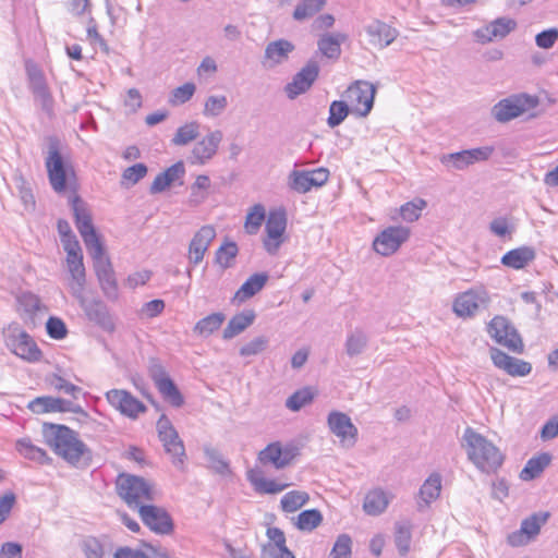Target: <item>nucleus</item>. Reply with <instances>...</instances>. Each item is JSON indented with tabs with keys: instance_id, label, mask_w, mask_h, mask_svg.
I'll use <instances>...</instances> for the list:
<instances>
[{
	"instance_id": "f257e3e1",
	"label": "nucleus",
	"mask_w": 558,
	"mask_h": 558,
	"mask_svg": "<svg viewBox=\"0 0 558 558\" xmlns=\"http://www.w3.org/2000/svg\"><path fill=\"white\" fill-rule=\"evenodd\" d=\"M43 434L46 444L71 465H78L82 460L90 459V451L78 438L75 430L65 425L44 424Z\"/></svg>"
},
{
	"instance_id": "f03ea898",
	"label": "nucleus",
	"mask_w": 558,
	"mask_h": 558,
	"mask_svg": "<svg viewBox=\"0 0 558 558\" xmlns=\"http://www.w3.org/2000/svg\"><path fill=\"white\" fill-rule=\"evenodd\" d=\"M118 495L129 505L138 509L146 502L154 501L158 497L155 486L143 477L120 474L117 478Z\"/></svg>"
},
{
	"instance_id": "7ed1b4c3",
	"label": "nucleus",
	"mask_w": 558,
	"mask_h": 558,
	"mask_svg": "<svg viewBox=\"0 0 558 558\" xmlns=\"http://www.w3.org/2000/svg\"><path fill=\"white\" fill-rule=\"evenodd\" d=\"M3 335L7 348L16 356L31 363L41 359V351L34 339L17 324L10 325Z\"/></svg>"
},
{
	"instance_id": "20e7f679",
	"label": "nucleus",
	"mask_w": 558,
	"mask_h": 558,
	"mask_svg": "<svg viewBox=\"0 0 558 558\" xmlns=\"http://www.w3.org/2000/svg\"><path fill=\"white\" fill-rule=\"evenodd\" d=\"M538 104V97L534 95L514 94L501 99L494 106V117L497 121L506 123L534 110Z\"/></svg>"
},
{
	"instance_id": "39448f33",
	"label": "nucleus",
	"mask_w": 558,
	"mask_h": 558,
	"mask_svg": "<svg viewBox=\"0 0 558 558\" xmlns=\"http://www.w3.org/2000/svg\"><path fill=\"white\" fill-rule=\"evenodd\" d=\"M461 447L464 449L468 460L483 473L488 468V440L473 427H466L461 438Z\"/></svg>"
},
{
	"instance_id": "423d86ee",
	"label": "nucleus",
	"mask_w": 558,
	"mask_h": 558,
	"mask_svg": "<svg viewBox=\"0 0 558 558\" xmlns=\"http://www.w3.org/2000/svg\"><path fill=\"white\" fill-rule=\"evenodd\" d=\"M25 71L28 81V88L34 96L35 102H37L45 112L51 114L53 109V98L43 70L32 60H27L25 62Z\"/></svg>"
},
{
	"instance_id": "0eeeda50",
	"label": "nucleus",
	"mask_w": 558,
	"mask_h": 558,
	"mask_svg": "<svg viewBox=\"0 0 558 558\" xmlns=\"http://www.w3.org/2000/svg\"><path fill=\"white\" fill-rule=\"evenodd\" d=\"M157 430L166 452L171 456L173 465L182 469L186 458L185 448L178 432L167 416L162 415L158 420Z\"/></svg>"
},
{
	"instance_id": "6e6552de",
	"label": "nucleus",
	"mask_w": 558,
	"mask_h": 558,
	"mask_svg": "<svg viewBox=\"0 0 558 558\" xmlns=\"http://www.w3.org/2000/svg\"><path fill=\"white\" fill-rule=\"evenodd\" d=\"M86 248L93 258L94 269L101 290L107 296L114 295L117 291V281L112 265L105 253L101 242Z\"/></svg>"
},
{
	"instance_id": "1a4fd4ad",
	"label": "nucleus",
	"mask_w": 558,
	"mask_h": 558,
	"mask_svg": "<svg viewBox=\"0 0 558 558\" xmlns=\"http://www.w3.org/2000/svg\"><path fill=\"white\" fill-rule=\"evenodd\" d=\"M490 337L501 347L513 353H522L524 344L514 325L505 316L490 319Z\"/></svg>"
},
{
	"instance_id": "9d476101",
	"label": "nucleus",
	"mask_w": 558,
	"mask_h": 558,
	"mask_svg": "<svg viewBox=\"0 0 558 558\" xmlns=\"http://www.w3.org/2000/svg\"><path fill=\"white\" fill-rule=\"evenodd\" d=\"M375 93L376 88L372 83L356 81L348 87L344 98L354 113L365 117L373 108Z\"/></svg>"
},
{
	"instance_id": "9b49d317",
	"label": "nucleus",
	"mask_w": 558,
	"mask_h": 558,
	"mask_svg": "<svg viewBox=\"0 0 558 558\" xmlns=\"http://www.w3.org/2000/svg\"><path fill=\"white\" fill-rule=\"evenodd\" d=\"M299 453V448L295 445H282L279 441H275L259 451L258 461L263 465H271L276 470H282L289 466Z\"/></svg>"
},
{
	"instance_id": "f8f14e48",
	"label": "nucleus",
	"mask_w": 558,
	"mask_h": 558,
	"mask_svg": "<svg viewBox=\"0 0 558 558\" xmlns=\"http://www.w3.org/2000/svg\"><path fill=\"white\" fill-rule=\"evenodd\" d=\"M45 165L53 191L57 193L64 192L66 187V169L60 154L59 141L57 138L49 140L48 155Z\"/></svg>"
},
{
	"instance_id": "ddd939ff",
	"label": "nucleus",
	"mask_w": 558,
	"mask_h": 558,
	"mask_svg": "<svg viewBox=\"0 0 558 558\" xmlns=\"http://www.w3.org/2000/svg\"><path fill=\"white\" fill-rule=\"evenodd\" d=\"M286 228L287 217L284 211H270L265 225L266 235L263 240L264 248L268 254L276 255L278 253L284 242Z\"/></svg>"
},
{
	"instance_id": "4468645a",
	"label": "nucleus",
	"mask_w": 558,
	"mask_h": 558,
	"mask_svg": "<svg viewBox=\"0 0 558 558\" xmlns=\"http://www.w3.org/2000/svg\"><path fill=\"white\" fill-rule=\"evenodd\" d=\"M329 178V171L326 168H317L314 170H292L287 180L290 190L304 194L312 190V187H319L324 185Z\"/></svg>"
},
{
	"instance_id": "2eb2a0df",
	"label": "nucleus",
	"mask_w": 558,
	"mask_h": 558,
	"mask_svg": "<svg viewBox=\"0 0 558 558\" xmlns=\"http://www.w3.org/2000/svg\"><path fill=\"white\" fill-rule=\"evenodd\" d=\"M410 229L403 226H393L384 229L373 241L374 251L381 256H390L408 241Z\"/></svg>"
},
{
	"instance_id": "dca6fc26",
	"label": "nucleus",
	"mask_w": 558,
	"mask_h": 558,
	"mask_svg": "<svg viewBox=\"0 0 558 558\" xmlns=\"http://www.w3.org/2000/svg\"><path fill=\"white\" fill-rule=\"evenodd\" d=\"M223 133L221 130L208 132L192 148L187 161L193 166H204L208 163L218 153Z\"/></svg>"
},
{
	"instance_id": "f3484780",
	"label": "nucleus",
	"mask_w": 558,
	"mask_h": 558,
	"mask_svg": "<svg viewBox=\"0 0 558 558\" xmlns=\"http://www.w3.org/2000/svg\"><path fill=\"white\" fill-rule=\"evenodd\" d=\"M548 513L537 512L525 518L519 530L508 535V543L513 547H521L533 542L539 534L542 526L547 522Z\"/></svg>"
},
{
	"instance_id": "a211bd4d",
	"label": "nucleus",
	"mask_w": 558,
	"mask_h": 558,
	"mask_svg": "<svg viewBox=\"0 0 558 558\" xmlns=\"http://www.w3.org/2000/svg\"><path fill=\"white\" fill-rule=\"evenodd\" d=\"M71 207L75 218V226L84 241L85 246L88 247L100 243L86 203L77 195H74L71 198Z\"/></svg>"
},
{
	"instance_id": "6ab92c4d",
	"label": "nucleus",
	"mask_w": 558,
	"mask_h": 558,
	"mask_svg": "<svg viewBox=\"0 0 558 558\" xmlns=\"http://www.w3.org/2000/svg\"><path fill=\"white\" fill-rule=\"evenodd\" d=\"M105 397L114 410L130 418H136L147 410L142 401L124 389H111L106 392Z\"/></svg>"
},
{
	"instance_id": "aec40b11",
	"label": "nucleus",
	"mask_w": 558,
	"mask_h": 558,
	"mask_svg": "<svg viewBox=\"0 0 558 558\" xmlns=\"http://www.w3.org/2000/svg\"><path fill=\"white\" fill-rule=\"evenodd\" d=\"M88 320L93 322L107 332L116 330L113 316L110 314L108 306L100 300H87L83 294L75 298Z\"/></svg>"
},
{
	"instance_id": "412c9836",
	"label": "nucleus",
	"mask_w": 558,
	"mask_h": 558,
	"mask_svg": "<svg viewBox=\"0 0 558 558\" xmlns=\"http://www.w3.org/2000/svg\"><path fill=\"white\" fill-rule=\"evenodd\" d=\"M486 301L487 293L485 289H470L456 296L452 310L458 317H473L485 305Z\"/></svg>"
},
{
	"instance_id": "4be33fe9",
	"label": "nucleus",
	"mask_w": 558,
	"mask_h": 558,
	"mask_svg": "<svg viewBox=\"0 0 558 558\" xmlns=\"http://www.w3.org/2000/svg\"><path fill=\"white\" fill-rule=\"evenodd\" d=\"M327 424L330 432L336 435L343 447L352 448L357 441V428L351 418L342 412L332 411L328 414Z\"/></svg>"
},
{
	"instance_id": "5701e85b",
	"label": "nucleus",
	"mask_w": 558,
	"mask_h": 558,
	"mask_svg": "<svg viewBox=\"0 0 558 558\" xmlns=\"http://www.w3.org/2000/svg\"><path fill=\"white\" fill-rule=\"evenodd\" d=\"M319 73V66L316 61H308L288 83L284 92L290 99H295L299 95L311 88Z\"/></svg>"
},
{
	"instance_id": "b1692460",
	"label": "nucleus",
	"mask_w": 558,
	"mask_h": 558,
	"mask_svg": "<svg viewBox=\"0 0 558 558\" xmlns=\"http://www.w3.org/2000/svg\"><path fill=\"white\" fill-rule=\"evenodd\" d=\"M490 360L497 368L512 377H524L532 372L531 363L508 355L499 349L490 348Z\"/></svg>"
},
{
	"instance_id": "393cba45",
	"label": "nucleus",
	"mask_w": 558,
	"mask_h": 558,
	"mask_svg": "<svg viewBox=\"0 0 558 558\" xmlns=\"http://www.w3.org/2000/svg\"><path fill=\"white\" fill-rule=\"evenodd\" d=\"M488 158V148L480 147L468 150H462L452 154H445L440 156L439 160L442 166H445L448 170H463L469 166L486 160Z\"/></svg>"
},
{
	"instance_id": "a878e982",
	"label": "nucleus",
	"mask_w": 558,
	"mask_h": 558,
	"mask_svg": "<svg viewBox=\"0 0 558 558\" xmlns=\"http://www.w3.org/2000/svg\"><path fill=\"white\" fill-rule=\"evenodd\" d=\"M216 238V230L213 226H203L193 235L189 244L187 258L190 264L197 266L204 259L206 252L208 251L211 242Z\"/></svg>"
},
{
	"instance_id": "bb28decb",
	"label": "nucleus",
	"mask_w": 558,
	"mask_h": 558,
	"mask_svg": "<svg viewBox=\"0 0 558 558\" xmlns=\"http://www.w3.org/2000/svg\"><path fill=\"white\" fill-rule=\"evenodd\" d=\"M142 521L158 534H168L172 530L170 515L162 508L154 505H143L138 509Z\"/></svg>"
},
{
	"instance_id": "cd10ccee",
	"label": "nucleus",
	"mask_w": 558,
	"mask_h": 558,
	"mask_svg": "<svg viewBox=\"0 0 558 558\" xmlns=\"http://www.w3.org/2000/svg\"><path fill=\"white\" fill-rule=\"evenodd\" d=\"M368 43L377 48L384 49L391 45L398 37L399 32L385 22L375 20L365 27Z\"/></svg>"
},
{
	"instance_id": "c85d7f7f",
	"label": "nucleus",
	"mask_w": 558,
	"mask_h": 558,
	"mask_svg": "<svg viewBox=\"0 0 558 558\" xmlns=\"http://www.w3.org/2000/svg\"><path fill=\"white\" fill-rule=\"evenodd\" d=\"M269 542L262 548L260 558H295L286 546L284 533L278 527L267 529Z\"/></svg>"
},
{
	"instance_id": "c756f323",
	"label": "nucleus",
	"mask_w": 558,
	"mask_h": 558,
	"mask_svg": "<svg viewBox=\"0 0 558 558\" xmlns=\"http://www.w3.org/2000/svg\"><path fill=\"white\" fill-rule=\"evenodd\" d=\"M19 311L26 325L36 326L39 313L46 312L40 299L31 292H23L17 296Z\"/></svg>"
},
{
	"instance_id": "7c9ffc66",
	"label": "nucleus",
	"mask_w": 558,
	"mask_h": 558,
	"mask_svg": "<svg viewBox=\"0 0 558 558\" xmlns=\"http://www.w3.org/2000/svg\"><path fill=\"white\" fill-rule=\"evenodd\" d=\"M246 475L254 490L258 494L274 495L283 492L290 486V483L265 477L258 469L248 470Z\"/></svg>"
},
{
	"instance_id": "2f4dec72",
	"label": "nucleus",
	"mask_w": 558,
	"mask_h": 558,
	"mask_svg": "<svg viewBox=\"0 0 558 558\" xmlns=\"http://www.w3.org/2000/svg\"><path fill=\"white\" fill-rule=\"evenodd\" d=\"M294 50V45L286 39H278L269 43L265 49L264 65L274 68L288 60L289 54Z\"/></svg>"
},
{
	"instance_id": "473e14b6",
	"label": "nucleus",
	"mask_w": 558,
	"mask_h": 558,
	"mask_svg": "<svg viewBox=\"0 0 558 558\" xmlns=\"http://www.w3.org/2000/svg\"><path fill=\"white\" fill-rule=\"evenodd\" d=\"M441 492V475L432 473L422 484L418 490L417 508L423 510L435 501Z\"/></svg>"
},
{
	"instance_id": "72a5a7b5",
	"label": "nucleus",
	"mask_w": 558,
	"mask_h": 558,
	"mask_svg": "<svg viewBox=\"0 0 558 558\" xmlns=\"http://www.w3.org/2000/svg\"><path fill=\"white\" fill-rule=\"evenodd\" d=\"M535 251L531 246H520L510 250L501 257V264L508 268L520 270L535 259Z\"/></svg>"
},
{
	"instance_id": "f704fd0d",
	"label": "nucleus",
	"mask_w": 558,
	"mask_h": 558,
	"mask_svg": "<svg viewBox=\"0 0 558 558\" xmlns=\"http://www.w3.org/2000/svg\"><path fill=\"white\" fill-rule=\"evenodd\" d=\"M392 497L391 494L381 488L373 489L366 494L363 509L367 514L378 515L387 509Z\"/></svg>"
},
{
	"instance_id": "c9c22d12",
	"label": "nucleus",
	"mask_w": 558,
	"mask_h": 558,
	"mask_svg": "<svg viewBox=\"0 0 558 558\" xmlns=\"http://www.w3.org/2000/svg\"><path fill=\"white\" fill-rule=\"evenodd\" d=\"M268 274L266 272H256L250 276L245 282L240 287V289L235 292L234 299L239 302H245L246 300L254 296L258 293L268 281Z\"/></svg>"
},
{
	"instance_id": "e433bc0d",
	"label": "nucleus",
	"mask_w": 558,
	"mask_h": 558,
	"mask_svg": "<svg viewBox=\"0 0 558 558\" xmlns=\"http://www.w3.org/2000/svg\"><path fill=\"white\" fill-rule=\"evenodd\" d=\"M255 317V313L252 310L234 315L223 329V339L229 340L240 335L254 323Z\"/></svg>"
},
{
	"instance_id": "4c0bfd02",
	"label": "nucleus",
	"mask_w": 558,
	"mask_h": 558,
	"mask_svg": "<svg viewBox=\"0 0 558 558\" xmlns=\"http://www.w3.org/2000/svg\"><path fill=\"white\" fill-rule=\"evenodd\" d=\"M70 275L68 287L71 294L76 298L84 293L86 287V271L84 263L66 265Z\"/></svg>"
},
{
	"instance_id": "58836bf2",
	"label": "nucleus",
	"mask_w": 558,
	"mask_h": 558,
	"mask_svg": "<svg viewBox=\"0 0 558 558\" xmlns=\"http://www.w3.org/2000/svg\"><path fill=\"white\" fill-rule=\"evenodd\" d=\"M347 36L341 33L325 34L318 40L319 51L329 59H338L341 53V44Z\"/></svg>"
},
{
	"instance_id": "ea45409f",
	"label": "nucleus",
	"mask_w": 558,
	"mask_h": 558,
	"mask_svg": "<svg viewBox=\"0 0 558 558\" xmlns=\"http://www.w3.org/2000/svg\"><path fill=\"white\" fill-rule=\"evenodd\" d=\"M226 320V315L221 312L213 313L202 319H199L194 328L193 332L203 338H207L213 335L216 330H218L223 322Z\"/></svg>"
},
{
	"instance_id": "a19ab883",
	"label": "nucleus",
	"mask_w": 558,
	"mask_h": 558,
	"mask_svg": "<svg viewBox=\"0 0 558 558\" xmlns=\"http://www.w3.org/2000/svg\"><path fill=\"white\" fill-rule=\"evenodd\" d=\"M551 456L549 453H541L537 457L531 458L520 473L522 481H531L541 475L546 466L549 465Z\"/></svg>"
},
{
	"instance_id": "79ce46f5",
	"label": "nucleus",
	"mask_w": 558,
	"mask_h": 558,
	"mask_svg": "<svg viewBox=\"0 0 558 558\" xmlns=\"http://www.w3.org/2000/svg\"><path fill=\"white\" fill-rule=\"evenodd\" d=\"M16 450L25 459L46 464L50 461L47 452L35 446L29 438H22L16 441Z\"/></svg>"
},
{
	"instance_id": "37998d69",
	"label": "nucleus",
	"mask_w": 558,
	"mask_h": 558,
	"mask_svg": "<svg viewBox=\"0 0 558 558\" xmlns=\"http://www.w3.org/2000/svg\"><path fill=\"white\" fill-rule=\"evenodd\" d=\"M368 338L362 329H354L347 336L344 348L345 353L350 356H357L364 352L367 347Z\"/></svg>"
},
{
	"instance_id": "c03bdc74",
	"label": "nucleus",
	"mask_w": 558,
	"mask_h": 558,
	"mask_svg": "<svg viewBox=\"0 0 558 558\" xmlns=\"http://www.w3.org/2000/svg\"><path fill=\"white\" fill-rule=\"evenodd\" d=\"M310 495L304 490H291L284 494L280 500L281 509L284 512H295L306 505Z\"/></svg>"
},
{
	"instance_id": "a18cd8bd",
	"label": "nucleus",
	"mask_w": 558,
	"mask_h": 558,
	"mask_svg": "<svg viewBox=\"0 0 558 558\" xmlns=\"http://www.w3.org/2000/svg\"><path fill=\"white\" fill-rule=\"evenodd\" d=\"M228 105L226 95H210L205 99L203 116L209 119L217 118L226 111Z\"/></svg>"
},
{
	"instance_id": "49530a36",
	"label": "nucleus",
	"mask_w": 558,
	"mask_h": 558,
	"mask_svg": "<svg viewBox=\"0 0 558 558\" xmlns=\"http://www.w3.org/2000/svg\"><path fill=\"white\" fill-rule=\"evenodd\" d=\"M199 133V123L196 121H192L189 123H185L184 125L180 126L174 136L172 137L171 142L173 145L177 146H184L194 141Z\"/></svg>"
},
{
	"instance_id": "de8ad7c7",
	"label": "nucleus",
	"mask_w": 558,
	"mask_h": 558,
	"mask_svg": "<svg viewBox=\"0 0 558 558\" xmlns=\"http://www.w3.org/2000/svg\"><path fill=\"white\" fill-rule=\"evenodd\" d=\"M326 3V0H301L293 12V19L304 21L319 12Z\"/></svg>"
},
{
	"instance_id": "09e8293b",
	"label": "nucleus",
	"mask_w": 558,
	"mask_h": 558,
	"mask_svg": "<svg viewBox=\"0 0 558 558\" xmlns=\"http://www.w3.org/2000/svg\"><path fill=\"white\" fill-rule=\"evenodd\" d=\"M411 525L409 523H397L395 533V543L401 556H405L411 546Z\"/></svg>"
},
{
	"instance_id": "8fccbe9b",
	"label": "nucleus",
	"mask_w": 558,
	"mask_h": 558,
	"mask_svg": "<svg viewBox=\"0 0 558 558\" xmlns=\"http://www.w3.org/2000/svg\"><path fill=\"white\" fill-rule=\"evenodd\" d=\"M323 521L322 513L316 509L302 511L295 521V525L301 531H313Z\"/></svg>"
},
{
	"instance_id": "3c124183",
	"label": "nucleus",
	"mask_w": 558,
	"mask_h": 558,
	"mask_svg": "<svg viewBox=\"0 0 558 558\" xmlns=\"http://www.w3.org/2000/svg\"><path fill=\"white\" fill-rule=\"evenodd\" d=\"M82 550L85 558H109L110 553L106 550L104 544L96 537L88 536L82 542Z\"/></svg>"
},
{
	"instance_id": "603ef678",
	"label": "nucleus",
	"mask_w": 558,
	"mask_h": 558,
	"mask_svg": "<svg viewBox=\"0 0 558 558\" xmlns=\"http://www.w3.org/2000/svg\"><path fill=\"white\" fill-rule=\"evenodd\" d=\"M351 107L349 104L342 100H335L330 104L329 107V117L327 119V123L330 128H336L341 124L344 119L348 117Z\"/></svg>"
},
{
	"instance_id": "864d4df0",
	"label": "nucleus",
	"mask_w": 558,
	"mask_h": 558,
	"mask_svg": "<svg viewBox=\"0 0 558 558\" xmlns=\"http://www.w3.org/2000/svg\"><path fill=\"white\" fill-rule=\"evenodd\" d=\"M514 231V222L507 217H498L490 221V232L505 241L511 240Z\"/></svg>"
},
{
	"instance_id": "5fc2aeb1",
	"label": "nucleus",
	"mask_w": 558,
	"mask_h": 558,
	"mask_svg": "<svg viewBox=\"0 0 558 558\" xmlns=\"http://www.w3.org/2000/svg\"><path fill=\"white\" fill-rule=\"evenodd\" d=\"M156 387L158 388L163 399L170 402L173 407L179 408L183 404L184 399L171 378L161 381Z\"/></svg>"
},
{
	"instance_id": "6e6d98bb",
	"label": "nucleus",
	"mask_w": 558,
	"mask_h": 558,
	"mask_svg": "<svg viewBox=\"0 0 558 558\" xmlns=\"http://www.w3.org/2000/svg\"><path fill=\"white\" fill-rule=\"evenodd\" d=\"M265 220V208L260 204L254 205L247 213L244 228L248 234H256Z\"/></svg>"
},
{
	"instance_id": "4d7b16f0",
	"label": "nucleus",
	"mask_w": 558,
	"mask_h": 558,
	"mask_svg": "<svg viewBox=\"0 0 558 558\" xmlns=\"http://www.w3.org/2000/svg\"><path fill=\"white\" fill-rule=\"evenodd\" d=\"M196 92V85L192 82L184 83L183 85L174 88L169 97L168 102L175 107L183 105L191 100Z\"/></svg>"
},
{
	"instance_id": "13d9d810",
	"label": "nucleus",
	"mask_w": 558,
	"mask_h": 558,
	"mask_svg": "<svg viewBox=\"0 0 558 558\" xmlns=\"http://www.w3.org/2000/svg\"><path fill=\"white\" fill-rule=\"evenodd\" d=\"M210 186L209 177L206 174L197 175L195 182L191 186L190 203L198 205L207 198L206 191Z\"/></svg>"
},
{
	"instance_id": "bf43d9fd",
	"label": "nucleus",
	"mask_w": 558,
	"mask_h": 558,
	"mask_svg": "<svg viewBox=\"0 0 558 558\" xmlns=\"http://www.w3.org/2000/svg\"><path fill=\"white\" fill-rule=\"evenodd\" d=\"M314 398V395L311 390V388H303L298 391H295L293 395H291L287 401L286 407L291 411H299L304 405L312 402Z\"/></svg>"
},
{
	"instance_id": "052dcab7",
	"label": "nucleus",
	"mask_w": 558,
	"mask_h": 558,
	"mask_svg": "<svg viewBox=\"0 0 558 558\" xmlns=\"http://www.w3.org/2000/svg\"><path fill=\"white\" fill-rule=\"evenodd\" d=\"M517 27V22L510 17H499L494 22H490V39L495 38H505L508 34L514 31Z\"/></svg>"
},
{
	"instance_id": "680f3d73",
	"label": "nucleus",
	"mask_w": 558,
	"mask_h": 558,
	"mask_svg": "<svg viewBox=\"0 0 558 558\" xmlns=\"http://www.w3.org/2000/svg\"><path fill=\"white\" fill-rule=\"evenodd\" d=\"M239 250L234 242H227L216 251V263L222 268H228L231 266V262L235 258Z\"/></svg>"
},
{
	"instance_id": "e2e57ef3",
	"label": "nucleus",
	"mask_w": 558,
	"mask_h": 558,
	"mask_svg": "<svg viewBox=\"0 0 558 558\" xmlns=\"http://www.w3.org/2000/svg\"><path fill=\"white\" fill-rule=\"evenodd\" d=\"M352 539L348 534H341L337 537L331 549L329 558H350Z\"/></svg>"
},
{
	"instance_id": "0e129e2a",
	"label": "nucleus",
	"mask_w": 558,
	"mask_h": 558,
	"mask_svg": "<svg viewBox=\"0 0 558 558\" xmlns=\"http://www.w3.org/2000/svg\"><path fill=\"white\" fill-rule=\"evenodd\" d=\"M51 387L56 390L63 392L65 395L72 396L73 398H77L78 395L82 393V388L68 381L61 376L53 375L49 380Z\"/></svg>"
},
{
	"instance_id": "69168bd1",
	"label": "nucleus",
	"mask_w": 558,
	"mask_h": 558,
	"mask_svg": "<svg viewBox=\"0 0 558 558\" xmlns=\"http://www.w3.org/2000/svg\"><path fill=\"white\" fill-rule=\"evenodd\" d=\"M268 338L258 336L240 348V355L251 356L263 352L268 345Z\"/></svg>"
},
{
	"instance_id": "338daca9",
	"label": "nucleus",
	"mask_w": 558,
	"mask_h": 558,
	"mask_svg": "<svg viewBox=\"0 0 558 558\" xmlns=\"http://www.w3.org/2000/svg\"><path fill=\"white\" fill-rule=\"evenodd\" d=\"M426 203L423 199H418L417 203L409 202L401 206L400 215L403 220L412 222L418 219L421 211L425 207Z\"/></svg>"
},
{
	"instance_id": "774afa93",
	"label": "nucleus",
	"mask_w": 558,
	"mask_h": 558,
	"mask_svg": "<svg viewBox=\"0 0 558 558\" xmlns=\"http://www.w3.org/2000/svg\"><path fill=\"white\" fill-rule=\"evenodd\" d=\"M558 40V28L551 27L542 31L535 36V44L542 49H550Z\"/></svg>"
}]
</instances>
